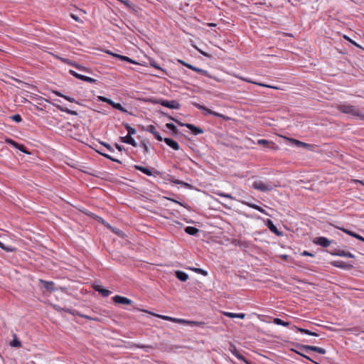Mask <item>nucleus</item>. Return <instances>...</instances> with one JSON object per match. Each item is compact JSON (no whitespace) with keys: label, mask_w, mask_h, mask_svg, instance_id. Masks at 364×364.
Wrapping results in <instances>:
<instances>
[{"label":"nucleus","mask_w":364,"mask_h":364,"mask_svg":"<svg viewBox=\"0 0 364 364\" xmlns=\"http://www.w3.org/2000/svg\"><path fill=\"white\" fill-rule=\"evenodd\" d=\"M159 113L161 115V116H164V117H167L168 119L171 120V121H173L175 122L176 123H177L179 126L181 127H187L188 129H189L192 133L194 134V135H198V134H203L204 132H203V129H202L201 128L198 127H196L195 126L194 124H189V123H183L181 122H180L178 119L169 115L168 114L164 112V111L162 110H159L158 111Z\"/></svg>","instance_id":"f257e3e1"},{"label":"nucleus","mask_w":364,"mask_h":364,"mask_svg":"<svg viewBox=\"0 0 364 364\" xmlns=\"http://www.w3.org/2000/svg\"><path fill=\"white\" fill-rule=\"evenodd\" d=\"M145 101L151 104H159L162 105L163 107H168L170 109H178L181 107L180 103L176 100L168 101L164 99L150 97L145 100Z\"/></svg>","instance_id":"f03ea898"},{"label":"nucleus","mask_w":364,"mask_h":364,"mask_svg":"<svg viewBox=\"0 0 364 364\" xmlns=\"http://www.w3.org/2000/svg\"><path fill=\"white\" fill-rule=\"evenodd\" d=\"M336 108L338 111H340L342 113L351 114L353 116L358 117L361 119H364V115L360 114L358 108H357L354 105L348 104H341L338 105L336 106Z\"/></svg>","instance_id":"7ed1b4c3"},{"label":"nucleus","mask_w":364,"mask_h":364,"mask_svg":"<svg viewBox=\"0 0 364 364\" xmlns=\"http://www.w3.org/2000/svg\"><path fill=\"white\" fill-rule=\"evenodd\" d=\"M193 105L196 107L197 109L201 110V111H203L204 112V114H210V115H213L215 117H219V118H222L225 120H228L230 119V117L224 115V114H220L218 112H216L215 111H213L211 110L210 109L206 107L204 105H201L198 103H196V102H193L192 103Z\"/></svg>","instance_id":"20e7f679"},{"label":"nucleus","mask_w":364,"mask_h":364,"mask_svg":"<svg viewBox=\"0 0 364 364\" xmlns=\"http://www.w3.org/2000/svg\"><path fill=\"white\" fill-rule=\"evenodd\" d=\"M297 347L300 350H305L306 352L311 350V351H314V352L318 353L321 355H324L326 352L324 348L317 347V346H314L298 344Z\"/></svg>","instance_id":"39448f33"},{"label":"nucleus","mask_w":364,"mask_h":364,"mask_svg":"<svg viewBox=\"0 0 364 364\" xmlns=\"http://www.w3.org/2000/svg\"><path fill=\"white\" fill-rule=\"evenodd\" d=\"M63 310L65 311V312L70 314H72L73 316L77 315V316H79L80 317L85 318H86L87 320H92V321H101V319L100 318H98V317H91L90 316L80 314V312H78L75 309H63Z\"/></svg>","instance_id":"423d86ee"},{"label":"nucleus","mask_w":364,"mask_h":364,"mask_svg":"<svg viewBox=\"0 0 364 364\" xmlns=\"http://www.w3.org/2000/svg\"><path fill=\"white\" fill-rule=\"evenodd\" d=\"M252 188L262 192L269 191L273 189L272 185L265 184L261 181H255L252 184Z\"/></svg>","instance_id":"0eeeda50"},{"label":"nucleus","mask_w":364,"mask_h":364,"mask_svg":"<svg viewBox=\"0 0 364 364\" xmlns=\"http://www.w3.org/2000/svg\"><path fill=\"white\" fill-rule=\"evenodd\" d=\"M141 129L143 130H145L146 132L151 133L154 135V136L155 137V139H157L158 141H163L162 136H161L159 132L156 131V127L154 125H151V124L149 125L146 128L142 126Z\"/></svg>","instance_id":"6e6552de"},{"label":"nucleus","mask_w":364,"mask_h":364,"mask_svg":"<svg viewBox=\"0 0 364 364\" xmlns=\"http://www.w3.org/2000/svg\"><path fill=\"white\" fill-rule=\"evenodd\" d=\"M313 242L314 244H316L317 245H320L322 247H327L332 242V241L329 240L328 238H326L325 237H316V238H314Z\"/></svg>","instance_id":"1a4fd4ad"},{"label":"nucleus","mask_w":364,"mask_h":364,"mask_svg":"<svg viewBox=\"0 0 364 364\" xmlns=\"http://www.w3.org/2000/svg\"><path fill=\"white\" fill-rule=\"evenodd\" d=\"M39 283L45 289H46V291L49 292H53L56 290V288L55 287V283L52 281L39 279Z\"/></svg>","instance_id":"9d476101"},{"label":"nucleus","mask_w":364,"mask_h":364,"mask_svg":"<svg viewBox=\"0 0 364 364\" xmlns=\"http://www.w3.org/2000/svg\"><path fill=\"white\" fill-rule=\"evenodd\" d=\"M331 265L343 269H351L353 267V264L347 263L343 261H333L331 262Z\"/></svg>","instance_id":"9b49d317"},{"label":"nucleus","mask_w":364,"mask_h":364,"mask_svg":"<svg viewBox=\"0 0 364 364\" xmlns=\"http://www.w3.org/2000/svg\"><path fill=\"white\" fill-rule=\"evenodd\" d=\"M112 301L115 304L124 305H129L132 303V301L131 299L119 295H116L114 297H112Z\"/></svg>","instance_id":"f8f14e48"},{"label":"nucleus","mask_w":364,"mask_h":364,"mask_svg":"<svg viewBox=\"0 0 364 364\" xmlns=\"http://www.w3.org/2000/svg\"><path fill=\"white\" fill-rule=\"evenodd\" d=\"M265 224L267 227L269 228V230L274 233L277 236H282L283 232L278 230V228L276 227V225L273 223L272 220L270 219H267L265 222Z\"/></svg>","instance_id":"ddd939ff"},{"label":"nucleus","mask_w":364,"mask_h":364,"mask_svg":"<svg viewBox=\"0 0 364 364\" xmlns=\"http://www.w3.org/2000/svg\"><path fill=\"white\" fill-rule=\"evenodd\" d=\"M230 351L234 355L237 359L240 360L244 361L246 363H248L246 358L237 350L236 346L233 344H230Z\"/></svg>","instance_id":"4468645a"},{"label":"nucleus","mask_w":364,"mask_h":364,"mask_svg":"<svg viewBox=\"0 0 364 364\" xmlns=\"http://www.w3.org/2000/svg\"><path fill=\"white\" fill-rule=\"evenodd\" d=\"M289 141L291 142L292 144L296 145L298 147H303L310 150H312L314 147V145L312 144H309L295 139H289Z\"/></svg>","instance_id":"2eb2a0df"},{"label":"nucleus","mask_w":364,"mask_h":364,"mask_svg":"<svg viewBox=\"0 0 364 364\" xmlns=\"http://www.w3.org/2000/svg\"><path fill=\"white\" fill-rule=\"evenodd\" d=\"M163 141L171 149H173L175 151H177L180 149L179 144L178 142L171 138H164L163 139Z\"/></svg>","instance_id":"dca6fc26"},{"label":"nucleus","mask_w":364,"mask_h":364,"mask_svg":"<svg viewBox=\"0 0 364 364\" xmlns=\"http://www.w3.org/2000/svg\"><path fill=\"white\" fill-rule=\"evenodd\" d=\"M93 289L104 297H107L111 294L109 290L105 289L101 285H94Z\"/></svg>","instance_id":"f3484780"},{"label":"nucleus","mask_w":364,"mask_h":364,"mask_svg":"<svg viewBox=\"0 0 364 364\" xmlns=\"http://www.w3.org/2000/svg\"><path fill=\"white\" fill-rule=\"evenodd\" d=\"M120 141L123 143L130 144L134 147H136L137 146V144L135 141L134 139L130 135H127L125 136H121Z\"/></svg>","instance_id":"a211bd4d"},{"label":"nucleus","mask_w":364,"mask_h":364,"mask_svg":"<svg viewBox=\"0 0 364 364\" xmlns=\"http://www.w3.org/2000/svg\"><path fill=\"white\" fill-rule=\"evenodd\" d=\"M238 77L240 80H243L245 82L252 83V84H255V85H257L261 86V87H270V88H274V89H278L277 87H273V86L268 85H266V84H264V83L257 82L252 81V80H251L250 79H249L247 77H241V76H238Z\"/></svg>","instance_id":"6ab92c4d"},{"label":"nucleus","mask_w":364,"mask_h":364,"mask_svg":"<svg viewBox=\"0 0 364 364\" xmlns=\"http://www.w3.org/2000/svg\"><path fill=\"white\" fill-rule=\"evenodd\" d=\"M166 127L171 131V134L174 136H178V134H181V133L179 132V130L177 129L176 125L173 123H166Z\"/></svg>","instance_id":"aec40b11"},{"label":"nucleus","mask_w":364,"mask_h":364,"mask_svg":"<svg viewBox=\"0 0 364 364\" xmlns=\"http://www.w3.org/2000/svg\"><path fill=\"white\" fill-rule=\"evenodd\" d=\"M54 106L60 111L61 112H66L67 114H70V115H73V116H77L78 114L76 111H74V110H71L67 107H63L60 105H55L54 104Z\"/></svg>","instance_id":"412c9836"},{"label":"nucleus","mask_w":364,"mask_h":364,"mask_svg":"<svg viewBox=\"0 0 364 364\" xmlns=\"http://www.w3.org/2000/svg\"><path fill=\"white\" fill-rule=\"evenodd\" d=\"M242 203L243 204L247 205L248 207H250L252 208H254V209L258 210L259 212H260L263 214H265L267 215H269L264 209H263L262 207L259 206L258 205H256V204L252 203H249V202H245V201H242Z\"/></svg>","instance_id":"4be33fe9"},{"label":"nucleus","mask_w":364,"mask_h":364,"mask_svg":"<svg viewBox=\"0 0 364 364\" xmlns=\"http://www.w3.org/2000/svg\"><path fill=\"white\" fill-rule=\"evenodd\" d=\"M257 144L270 149L277 148V146L274 147V144L273 142L269 141L267 139H259L257 140Z\"/></svg>","instance_id":"5701e85b"},{"label":"nucleus","mask_w":364,"mask_h":364,"mask_svg":"<svg viewBox=\"0 0 364 364\" xmlns=\"http://www.w3.org/2000/svg\"><path fill=\"white\" fill-rule=\"evenodd\" d=\"M175 276L178 280L181 282H186L188 279V275L186 272L181 270L176 271Z\"/></svg>","instance_id":"b1692460"},{"label":"nucleus","mask_w":364,"mask_h":364,"mask_svg":"<svg viewBox=\"0 0 364 364\" xmlns=\"http://www.w3.org/2000/svg\"><path fill=\"white\" fill-rule=\"evenodd\" d=\"M134 167L136 170L141 171V173L146 174V176H152L153 174L151 170L147 167H144L139 165H135Z\"/></svg>","instance_id":"393cba45"},{"label":"nucleus","mask_w":364,"mask_h":364,"mask_svg":"<svg viewBox=\"0 0 364 364\" xmlns=\"http://www.w3.org/2000/svg\"><path fill=\"white\" fill-rule=\"evenodd\" d=\"M293 327L296 330L297 332H300L301 333H304V334L313 336H319V334H318L317 333L311 331L306 329V328H299V327H296L294 326Z\"/></svg>","instance_id":"a878e982"},{"label":"nucleus","mask_w":364,"mask_h":364,"mask_svg":"<svg viewBox=\"0 0 364 364\" xmlns=\"http://www.w3.org/2000/svg\"><path fill=\"white\" fill-rule=\"evenodd\" d=\"M109 105L112 106L114 109H117L122 112L130 114L124 107H122L120 103H117L111 100Z\"/></svg>","instance_id":"bb28decb"},{"label":"nucleus","mask_w":364,"mask_h":364,"mask_svg":"<svg viewBox=\"0 0 364 364\" xmlns=\"http://www.w3.org/2000/svg\"><path fill=\"white\" fill-rule=\"evenodd\" d=\"M185 232L190 235H196L200 230L193 226H188L185 228Z\"/></svg>","instance_id":"cd10ccee"},{"label":"nucleus","mask_w":364,"mask_h":364,"mask_svg":"<svg viewBox=\"0 0 364 364\" xmlns=\"http://www.w3.org/2000/svg\"><path fill=\"white\" fill-rule=\"evenodd\" d=\"M224 315L231 318H239L243 319L245 317V314L243 313L236 314L231 312H224Z\"/></svg>","instance_id":"c85d7f7f"},{"label":"nucleus","mask_w":364,"mask_h":364,"mask_svg":"<svg viewBox=\"0 0 364 364\" xmlns=\"http://www.w3.org/2000/svg\"><path fill=\"white\" fill-rule=\"evenodd\" d=\"M98 154H100V155H102V156H104L105 158L113 161V162H116L117 164H122V161L115 159V158H113L112 156H111L110 155L107 154H105V153H103L102 152V150H96Z\"/></svg>","instance_id":"c756f323"},{"label":"nucleus","mask_w":364,"mask_h":364,"mask_svg":"<svg viewBox=\"0 0 364 364\" xmlns=\"http://www.w3.org/2000/svg\"><path fill=\"white\" fill-rule=\"evenodd\" d=\"M13 340L10 342V346L14 348H19L21 346V342L17 338L16 334L13 335Z\"/></svg>","instance_id":"7c9ffc66"},{"label":"nucleus","mask_w":364,"mask_h":364,"mask_svg":"<svg viewBox=\"0 0 364 364\" xmlns=\"http://www.w3.org/2000/svg\"><path fill=\"white\" fill-rule=\"evenodd\" d=\"M122 126L126 129V130L128 132L127 135L132 136V134H136V129L133 127H132L128 123L123 122Z\"/></svg>","instance_id":"2f4dec72"},{"label":"nucleus","mask_w":364,"mask_h":364,"mask_svg":"<svg viewBox=\"0 0 364 364\" xmlns=\"http://www.w3.org/2000/svg\"><path fill=\"white\" fill-rule=\"evenodd\" d=\"M186 269H190V270H192L194 272L196 273H198V274H200L203 276H207L208 275V272L203 269H200V268H197V267H187Z\"/></svg>","instance_id":"473e14b6"},{"label":"nucleus","mask_w":364,"mask_h":364,"mask_svg":"<svg viewBox=\"0 0 364 364\" xmlns=\"http://www.w3.org/2000/svg\"><path fill=\"white\" fill-rule=\"evenodd\" d=\"M193 70L204 76H207L210 78L212 77V76L208 73L207 70H203L201 68H198L194 66Z\"/></svg>","instance_id":"72a5a7b5"},{"label":"nucleus","mask_w":364,"mask_h":364,"mask_svg":"<svg viewBox=\"0 0 364 364\" xmlns=\"http://www.w3.org/2000/svg\"><path fill=\"white\" fill-rule=\"evenodd\" d=\"M134 346L136 348H143L147 353L149 352L150 349H154V346H153L151 345H143V344H141V343L134 344Z\"/></svg>","instance_id":"f704fd0d"},{"label":"nucleus","mask_w":364,"mask_h":364,"mask_svg":"<svg viewBox=\"0 0 364 364\" xmlns=\"http://www.w3.org/2000/svg\"><path fill=\"white\" fill-rule=\"evenodd\" d=\"M332 255L340 256V257H346V252L343 250H341L339 249H334L332 252H330Z\"/></svg>","instance_id":"c9c22d12"},{"label":"nucleus","mask_w":364,"mask_h":364,"mask_svg":"<svg viewBox=\"0 0 364 364\" xmlns=\"http://www.w3.org/2000/svg\"><path fill=\"white\" fill-rule=\"evenodd\" d=\"M73 66L77 68L78 70L80 71H84V72H86V73H91V70L89 68H87L78 63H76V64H73Z\"/></svg>","instance_id":"e433bc0d"},{"label":"nucleus","mask_w":364,"mask_h":364,"mask_svg":"<svg viewBox=\"0 0 364 364\" xmlns=\"http://www.w3.org/2000/svg\"><path fill=\"white\" fill-rule=\"evenodd\" d=\"M55 58L59 59L61 62L68 64V65H73V64H76V63L73 62L71 60H70L68 58H62V57H60L58 55H56Z\"/></svg>","instance_id":"4c0bfd02"},{"label":"nucleus","mask_w":364,"mask_h":364,"mask_svg":"<svg viewBox=\"0 0 364 364\" xmlns=\"http://www.w3.org/2000/svg\"><path fill=\"white\" fill-rule=\"evenodd\" d=\"M16 149H18L19 151L24 154H30V152L27 150L26 147L23 144L18 143L17 146H16Z\"/></svg>","instance_id":"58836bf2"},{"label":"nucleus","mask_w":364,"mask_h":364,"mask_svg":"<svg viewBox=\"0 0 364 364\" xmlns=\"http://www.w3.org/2000/svg\"><path fill=\"white\" fill-rule=\"evenodd\" d=\"M0 248H1L2 250H5L6 252H14L15 250V248L9 247V246H6L1 241H0Z\"/></svg>","instance_id":"ea45409f"},{"label":"nucleus","mask_w":364,"mask_h":364,"mask_svg":"<svg viewBox=\"0 0 364 364\" xmlns=\"http://www.w3.org/2000/svg\"><path fill=\"white\" fill-rule=\"evenodd\" d=\"M187 324L191 326H202L205 324L203 322H198V321H188Z\"/></svg>","instance_id":"a19ab883"},{"label":"nucleus","mask_w":364,"mask_h":364,"mask_svg":"<svg viewBox=\"0 0 364 364\" xmlns=\"http://www.w3.org/2000/svg\"><path fill=\"white\" fill-rule=\"evenodd\" d=\"M11 119H12L13 121L17 122V123H19L22 121V117L20 114H14V115H12L10 117Z\"/></svg>","instance_id":"79ce46f5"},{"label":"nucleus","mask_w":364,"mask_h":364,"mask_svg":"<svg viewBox=\"0 0 364 364\" xmlns=\"http://www.w3.org/2000/svg\"><path fill=\"white\" fill-rule=\"evenodd\" d=\"M97 100L100 101V102H106V103H107L109 105L110 102H111L112 100L109 99V98L105 97L104 96H98L97 97Z\"/></svg>","instance_id":"37998d69"},{"label":"nucleus","mask_w":364,"mask_h":364,"mask_svg":"<svg viewBox=\"0 0 364 364\" xmlns=\"http://www.w3.org/2000/svg\"><path fill=\"white\" fill-rule=\"evenodd\" d=\"M63 98L70 102L77 103L80 105H82V104L80 102L77 101L75 98L71 97L70 96L65 95V96H63Z\"/></svg>","instance_id":"c03bdc74"},{"label":"nucleus","mask_w":364,"mask_h":364,"mask_svg":"<svg viewBox=\"0 0 364 364\" xmlns=\"http://www.w3.org/2000/svg\"><path fill=\"white\" fill-rule=\"evenodd\" d=\"M338 228L339 230H341V231H343V232H345V233H346L347 235H350V236H352V237H353V236H354V235H355V232L351 231V230H348V229H346V228Z\"/></svg>","instance_id":"a18cd8bd"},{"label":"nucleus","mask_w":364,"mask_h":364,"mask_svg":"<svg viewBox=\"0 0 364 364\" xmlns=\"http://www.w3.org/2000/svg\"><path fill=\"white\" fill-rule=\"evenodd\" d=\"M5 142L9 145L13 146L15 148H16V146H17V144H18L16 141H15L14 140L10 139V138H6L5 139Z\"/></svg>","instance_id":"49530a36"},{"label":"nucleus","mask_w":364,"mask_h":364,"mask_svg":"<svg viewBox=\"0 0 364 364\" xmlns=\"http://www.w3.org/2000/svg\"><path fill=\"white\" fill-rule=\"evenodd\" d=\"M140 146L144 149V151L145 153H149V149L146 144V142L145 141H141L140 143Z\"/></svg>","instance_id":"de8ad7c7"},{"label":"nucleus","mask_w":364,"mask_h":364,"mask_svg":"<svg viewBox=\"0 0 364 364\" xmlns=\"http://www.w3.org/2000/svg\"><path fill=\"white\" fill-rule=\"evenodd\" d=\"M123 61H125V62H127V63H129L132 64H138L134 60H133L127 56H125V55L124 56Z\"/></svg>","instance_id":"09e8293b"},{"label":"nucleus","mask_w":364,"mask_h":364,"mask_svg":"<svg viewBox=\"0 0 364 364\" xmlns=\"http://www.w3.org/2000/svg\"><path fill=\"white\" fill-rule=\"evenodd\" d=\"M173 322L178 323H181V324H185V323L187 324L188 321L185 320V319H182V318H173Z\"/></svg>","instance_id":"8fccbe9b"},{"label":"nucleus","mask_w":364,"mask_h":364,"mask_svg":"<svg viewBox=\"0 0 364 364\" xmlns=\"http://www.w3.org/2000/svg\"><path fill=\"white\" fill-rule=\"evenodd\" d=\"M155 316L164 319V320H166V321H173V318L172 317H169V316H161V315H158V314H154Z\"/></svg>","instance_id":"3c124183"},{"label":"nucleus","mask_w":364,"mask_h":364,"mask_svg":"<svg viewBox=\"0 0 364 364\" xmlns=\"http://www.w3.org/2000/svg\"><path fill=\"white\" fill-rule=\"evenodd\" d=\"M100 144L102 145H103L105 147H106L107 149V150H109V151L111 152H114V149L113 148L110 146V144H109L108 143H106V142H100Z\"/></svg>","instance_id":"603ef678"},{"label":"nucleus","mask_w":364,"mask_h":364,"mask_svg":"<svg viewBox=\"0 0 364 364\" xmlns=\"http://www.w3.org/2000/svg\"><path fill=\"white\" fill-rule=\"evenodd\" d=\"M84 81L90 83H95L97 82L95 79L87 76H85Z\"/></svg>","instance_id":"864d4df0"},{"label":"nucleus","mask_w":364,"mask_h":364,"mask_svg":"<svg viewBox=\"0 0 364 364\" xmlns=\"http://www.w3.org/2000/svg\"><path fill=\"white\" fill-rule=\"evenodd\" d=\"M171 178H170V181L173 183H175V184H178L180 185V183L181 182V181L178 180V179H176L174 178L172 176H170Z\"/></svg>","instance_id":"5fc2aeb1"},{"label":"nucleus","mask_w":364,"mask_h":364,"mask_svg":"<svg viewBox=\"0 0 364 364\" xmlns=\"http://www.w3.org/2000/svg\"><path fill=\"white\" fill-rule=\"evenodd\" d=\"M301 255H302V256H309V257H314V254H312V253H311V252H308L306 250L303 251L301 253Z\"/></svg>","instance_id":"6e6d98bb"},{"label":"nucleus","mask_w":364,"mask_h":364,"mask_svg":"<svg viewBox=\"0 0 364 364\" xmlns=\"http://www.w3.org/2000/svg\"><path fill=\"white\" fill-rule=\"evenodd\" d=\"M283 320H282L281 318H274L273 319V323L276 325H281L282 322Z\"/></svg>","instance_id":"4d7b16f0"},{"label":"nucleus","mask_w":364,"mask_h":364,"mask_svg":"<svg viewBox=\"0 0 364 364\" xmlns=\"http://www.w3.org/2000/svg\"><path fill=\"white\" fill-rule=\"evenodd\" d=\"M150 65L155 68L162 70V69L157 65L155 60L151 61Z\"/></svg>","instance_id":"13d9d810"},{"label":"nucleus","mask_w":364,"mask_h":364,"mask_svg":"<svg viewBox=\"0 0 364 364\" xmlns=\"http://www.w3.org/2000/svg\"><path fill=\"white\" fill-rule=\"evenodd\" d=\"M297 354L300 355L301 356H302L303 358H306V360H309V361H311L313 362V360L311 359V358L308 355H306L299 351H295Z\"/></svg>","instance_id":"bf43d9fd"},{"label":"nucleus","mask_w":364,"mask_h":364,"mask_svg":"<svg viewBox=\"0 0 364 364\" xmlns=\"http://www.w3.org/2000/svg\"><path fill=\"white\" fill-rule=\"evenodd\" d=\"M218 195L222 197H224V198L233 199V197L230 194L221 193H218Z\"/></svg>","instance_id":"052dcab7"},{"label":"nucleus","mask_w":364,"mask_h":364,"mask_svg":"<svg viewBox=\"0 0 364 364\" xmlns=\"http://www.w3.org/2000/svg\"><path fill=\"white\" fill-rule=\"evenodd\" d=\"M353 237L360 240V241H363L364 242V237L358 234H357L356 232L355 233Z\"/></svg>","instance_id":"680f3d73"},{"label":"nucleus","mask_w":364,"mask_h":364,"mask_svg":"<svg viewBox=\"0 0 364 364\" xmlns=\"http://www.w3.org/2000/svg\"><path fill=\"white\" fill-rule=\"evenodd\" d=\"M114 146L119 151H122L124 149V148L122 146L118 144L117 143H115Z\"/></svg>","instance_id":"e2e57ef3"},{"label":"nucleus","mask_w":364,"mask_h":364,"mask_svg":"<svg viewBox=\"0 0 364 364\" xmlns=\"http://www.w3.org/2000/svg\"><path fill=\"white\" fill-rule=\"evenodd\" d=\"M180 185H181L182 186H184L186 188H191V185L186 183V182H184L183 181H181V182L180 183Z\"/></svg>","instance_id":"0e129e2a"},{"label":"nucleus","mask_w":364,"mask_h":364,"mask_svg":"<svg viewBox=\"0 0 364 364\" xmlns=\"http://www.w3.org/2000/svg\"><path fill=\"white\" fill-rule=\"evenodd\" d=\"M69 73H70V75H72L73 76H74L77 79V75H80L79 73H77V72H75V71H74L73 70H70Z\"/></svg>","instance_id":"69168bd1"},{"label":"nucleus","mask_w":364,"mask_h":364,"mask_svg":"<svg viewBox=\"0 0 364 364\" xmlns=\"http://www.w3.org/2000/svg\"><path fill=\"white\" fill-rule=\"evenodd\" d=\"M291 325V323L290 322H288V321H282V323L280 326H285V327H288Z\"/></svg>","instance_id":"338daca9"},{"label":"nucleus","mask_w":364,"mask_h":364,"mask_svg":"<svg viewBox=\"0 0 364 364\" xmlns=\"http://www.w3.org/2000/svg\"><path fill=\"white\" fill-rule=\"evenodd\" d=\"M71 17L77 22L81 21L80 19L79 18V17L75 14H71Z\"/></svg>","instance_id":"774afa93"}]
</instances>
